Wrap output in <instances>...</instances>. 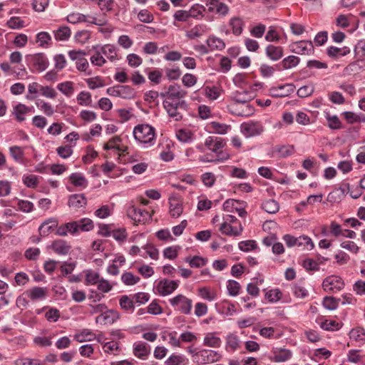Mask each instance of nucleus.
Wrapping results in <instances>:
<instances>
[{
	"label": "nucleus",
	"instance_id": "obj_1",
	"mask_svg": "<svg viewBox=\"0 0 365 365\" xmlns=\"http://www.w3.org/2000/svg\"><path fill=\"white\" fill-rule=\"evenodd\" d=\"M93 222L88 218H83L78 221H73L60 226L56 233L60 236H66L68 234L72 235H78L81 232H88L93 229Z\"/></svg>",
	"mask_w": 365,
	"mask_h": 365
},
{
	"label": "nucleus",
	"instance_id": "obj_2",
	"mask_svg": "<svg viewBox=\"0 0 365 365\" xmlns=\"http://www.w3.org/2000/svg\"><path fill=\"white\" fill-rule=\"evenodd\" d=\"M155 135V129L148 124L138 125L133 129L134 138L141 143H153Z\"/></svg>",
	"mask_w": 365,
	"mask_h": 365
},
{
	"label": "nucleus",
	"instance_id": "obj_3",
	"mask_svg": "<svg viewBox=\"0 0 365 365\" xmlns=\"http://www.w3.org/2000/svg\"><path fill=\"white\" fill-rule=\"evenodd\" d=\"M170 305L183 314H190L192 307V300L183 294H178L169 299Z\"/></svg>",
	"mask_w": 365,
	"mask_h": 365
},
{
	"label": "nucleus",
	"instance_id": "obj_4",
	"mask_svg": "<svg viewBox=\"0 0 365 365\" xmlns=\"http://www.w3.org/2000/svg\"><path fill=\"white\" fill-rule=\"evenodd\" d=\"M163 106L170 118L178 121L182 118V111L185 110L186 103L185 101L173 103L168 100L163 101Z\"/></svg>",
	"mask_w": 365,
	"mask_h": 365
},
{
	"label": "nucleus",
	"instance_id": "obj_5",
	"mask_svg": "<svg viewBox=\"0 0 365 365\" xmlns=\"http://www.w3.org/2000/svg\"><path fill=\"white\" fill-rule=\"evenodd\" d=\"M293 356L292 350L285 347H272L270 350L268 359L273 362L284 363L289 361Z\"/></svg>",
	"mask_w": 365,
	"mask_h": 365
},
{
	"label": "nucleus",
	"instance_id": "obj_6",
	"mask_svg": "<svg viewBox=\"0 0 365 365\" xmlns=\"http://www.w3.org/2000/svg\"><path fill=\"white\" fill-rule=\"evenodd\" d=\"M193 357L194 361L197 364H205L219 361L221 359V354L214 350L202 349L197 351Z\"/></svg>",
	"mask_w": 365,
	"mask_h": 365
},
{
	"label": "nucleus",
	"instance_id": "obj_7",
	"mask_svg": "<svg viewBox=\"0 0 365 365\" xmlns=\"http://www.w3.org/2000/svg\"><path fill=\"white\" fill-rule=\"evenodd\" d=\"M322 287L327 292L336 293L344 289V282L339 276L331 275L324 279Z\"/></svg>",
	"mask_w": 365,
	"mask_h": 365
},
{
	"label": "nucleus",
	"instance_id": "obj_8",
	"mask_svg": "<svg viewBox=\"0 0 365 365\" xmlns=\"http://www.w3.org/2000/svg\"><path fill=\"white\" fill-rule=\"evenodd\" d=\"M127 215L135 223H144L151 217L150 211L143 207H128Z\"/></svg>",
	"mask_w": 365,
	"mask_h": 365
},
{
	"label": "nucleus",
	"instance_id": "obj_9",
	"mask_svg": "<svg viewBox=\"0 0 365 365\" xmlns=\"http://www.w3.org/2000/svg\"><path fill=\"white\" fill-rule=\"evenodd\" d=\"M230 113L238 116H249L254 113L255 109L250 103H230L227 106Z\"/></svg>",
	"mask_w": 365,
	"mask_h": 365
},
{
	"label": "nucleus",
	"instance_id": "obj_10",
	"mask_svg": "<svg viewBox=\"0 0 365 365\" xmlns=\"http://www.w3.org/2000/svg\"><path fill=\"white\" fill-rule=\"evenodd\" d=\"M292 52L299 55H309L314 51L313 43L311 41H296L289 45Z\"/></svg>",
	"mask_w": 365,
	"mask_h": 365
},
{
	"label": "nucleus",
	"instance_id": "obj_11",
	"mask_svg": "<svg viewBox=\"0 0 365 365\" xmlns=\"http://www.w3.org/2000/svg\"><path fill=\"white\" fill-rule=\"evenodd\" d=\"M242 133L246 138H250L261 134L264 131L263 126L257 122L242 123L240 126Z\"/></svg>",
	"mask_w": 365,
	"mask_h": 365
},
{
	"label": "nucleus",
	"instance_id": "obj_12",
	"mask_svg": "<svg viewBox=\"0 0 365 365\" xmlns=\"http://www.w3.org/2000/svg\"><path fill=\"white\" fill-rule=\"evenodd\" d=\"M179 286V281L164 279L160 281L157 286L156 290L161 296H166L173 293Z\"/></svg>",
	"mask_w": 365,
	"mask_h": 365
},
{
	"label": "nucleus",
	"instance_id": "obj_13",
	"mask_svg": "<svg viewBox=\"0 0 365 365\" xmlns=\"http://www.w3.org/2000/svg\"><path fill=\"white\" fill-rule=\"evenodd\" d=\"M119 313L114 309H107L96 318V323L101 325L113 324L119 319Z\"/></svg>",
	"mask_w": 365,
	"mask_h": 365
},
{
	"label": "nucleus",
	"instance_id": "obj_14",
	"mask_svg": "<svg viewBox=\"0 0 365 365\" xmlns=\"http://www.w3.org/2000/svg\"><path fill=\"white\" fill-rule=\"evenodd\" d=\"M294 91L293 84L287 83L277 86H272L269 88V95L274 98H283L289 96Z\"/></svg>",
	"mask_w": 365,
	"mask_h": 365
},
{
	"label": "nucleus",
	"instance_id": "obj_15",
	"mask_svg": "<svg viewBox=\"0 0 365 365\" xmlns=\"http://www.w3.org/2000/svg\"><path fill=\"white\" fill-rule=\"evenodd\" d=\"M204 1L208 6L210 12H215L222 16H225L229 13L228 6L219 0H205Z\"/></svg>",
	"mask_w": 365,
	"mask_h": 365
},
{
	"label": "nucleus",
	"instance_id": "obj_16",
	"mask_svg": "<svg viewBox=\"0 0 365 365\" xmlns=\"http://www.w3.org/2000/svg\"><path fill=\"white\" fill-rule=\"evenodd\" d=\"M24 295L31 301L44 300L48 296L46 287H34L26 290Z\"/></svg>",
	"mask_w": 365,
	"mask_h": 365
},
{
	"label": "nucleus",
	"instance_id": "obj_17",
	"mask_svg": "<svg viewBox=\"0 0 365 365\" xmlns=\"http://www.w3.org/2000/svg\"><path fill=\"white\" fill-rule=\"evenodd\" d=\"M187 92L184 91L178 84L170 85L165 93H162L161 96L166 97L165 100L180 99L184 98Z\"/></svg>",
	"mask_w": 365,
	"mask_h": 365
},
{
	"label": "nucleus",
	"instance_id": "obj_18",
	"mask_svg": "<svg viewBox=\"0 0 365 365\" xmlns=\"http://www.w3.org/2000/svg\"><path fill=\"white\" fill-rule=\"evenodd\" d=\"M133 353L135 357L145 360L150 353V346L143 341H136L133 345Z\"/></svg>",
	"mask_w": 365,
	"mask_h": 365
},
{
	"label": "nucleus",
	"instance_id": "obj_19",
	"mask_svg": "<svg viewBox=\"0 0 365 365\" xmlns=\"http://www.w3.org/2000/svg\"><path fill=\"white\" fill-rule=\"evenodd\" d=\"M205 145L213 153H222L220 150L225 145V142L222 138L210 136L206 138Z\"/></svg>",
	"mask_w": 365,
	"mask_h": 365
},
{
	"label": "nucleus",
	"instance_id": "obj_20",
	"mask_svg": "<svg viewBox=\"0 0 365 365\" xmlns=\"http://www.w3.org/2000/svg\"><path fill=\"white\" fill-rule=\"evenodd\" d=\"M121 139L118 136H115L110 139L103 146L104 150H114L118 151L119 156L120 153L127 151L128 147L120 144Z\"/></svg>",
	"mask_w": 365,
	"mask_h": 365
},
{
	"label": "nucleus",
	"instance_id": "obj_21",
	"mask_svg": "<svg viewBox=\"0 0 365 365\" xmlns=\"http://www.w3.org/2000/svg\"><path fill=\"white\" fill-rule=\"evenodd\" d=\"M31 61L36 69L42 72L46 70L48 66V61L43 53H36L31 57Z\"/></svg>",
	"mask_w": 365,
	"mask_h": 365
},
{
	"label": "nucleus",
	"instance_id": "obj_22",
	"mask_svg": "<svg viewBox=\"0 0 365 365\" xmlns=\"http://www.w3.org/2000/svg\"><path fill=\"white\" fill-rule=\"evenodd\" d=\"M222 344L221 339L216 332H207L203 338V345L211 348H219Z\"/></svg>",
	"mask_w": 365,
	"mask_h": 365
},
{
	"label": "nucleus",
	"instance_id": "obj_23",
	"mask_svg": "<svg viewBox=\"0 0 365 365\" xmlns=\"http://www.w3.org/2000/svg\"><path fill=\"white\" fill-rule=\"evenodd\" d=\"M73 339L79 343L91 341L96 339V334L91 329H83L76 331L73 335Z\"/></svg>",
	"mask_w": 365,
	"mask_h": 365
},
{
	"label": "nucleus",
	"instance_id": "obj_24",
	"mask_svg": "<svg viewBox=\"0 0 365 365\" xmlns=\"http://www.w3.org/2000/svg\"><path fill=\"white\" fill-rule=\"evenodd\" d=\"M175 136L177 139L183 143H190L195 139V133L188 128H180L176 130Z\"/></svg>",
	"mask_w": 365,
	"mask_h": 365
},
{
	"label": "nucleus",
	"instance_id": "obj_25",
	"mask_svg": "<svg viewBox=\"0 0 365 365\" xmlns=\"http://www.w3.org/2000/svg\"><path fill=\"white\" fill-rule=\"evenodd\" d=\"M208 31L205 24H197L185 33V36L189 39H195L203 36Z\"/></svg>",
	"mask_w": 365,
	"mask_h": 365
},
{
	"label": "nucleus",
	"instance_id": "obj_26",
	"mask_svg": "<svg viewBox=\"0 0 365 365\" xmlns=\"http://www.w3.org/2000/svg\"><path fill=\"white\" fill-rule=\"evenodd\" d=\"M229 26L231 27L234 35L240 36L243 31L245 22L240 17L234 16L230 19Z\"/></svg>",
	"mask_w": 365,
	"mask_h": 365
},
{
	"label": "nucleus",
	"instance_id": "obj_27",
	"mask_svg": "<svg viewBox=\"0 0 365 365\" xmlns=\"http://www.w3.org/2000/svg\"><path fill=\"white\" fill-rule=\"evenodd\" d=\"M240 338L234 334H230L226 337L225 349L228 352H234L240 348Z\"/></svg>",
	"mask_w": 365,
	"mask_h": 365
},
{
	"label": "nucleus",
	"instance_id": "obj_28",
	"mask_svg": "<svg viewBox=\"0 0 365 365\" xmlns=\"http://www.w3.org/2000/svg\"><path fill=\"white\" fill-rule=\"evenodd\" d=\"M53 36L54 38L58 41H66L70 38L71 31L68 26H62L53 31Z\"/></svg>",
	"mask_w": 365,
	"mask_h": 365
},
{
	"label": "nucleus",
	"instance_id": "obj_29",
	"mask_svg": "<svg viewBox=\"0 0 365 365\" xmlns=\"http://www.w3.org/2000/svg\"><path fill=\"white\" fill-rule=\"evenodd\" d=\"M265 51L267 56L272 61H278L283 56V48L281 46L268 45Z\"/></svg>",
	"mask_w": 365,
	"mask_h": 365
},
{
	"label": "nucleus",
	"instance_id": "obj_30",
	"mask_svg": "<svg viewBox=\"0 0 365 365\" xmlns=\"http://www.w3.org/2000/svg\"><path fill=\"white\" fill-rule=\"evenodd\" d=\"M206 43L210 51H221L225 47V42L221 38L215 36H209L206 41Z\"/></svg>",
	"mask_w": 365,
	"mask_h": 365
},
{
	"label": "nucleus",
	"instance_id": "obj_31",
	"mask_svg": "<svg viewBox=\"0 0 365 365\" xmlns=\"http://www.w3.org/2000/svg\"><path fill=\"white\" fill-rule=\"evenodd\" d=\"M198 294L202 299L209 302L214 301L217 297V292L214 289L208 287L200 288L198 289Z\"/></svg>",
	"mask_w": 365,
	"mask_h": 365
},
{
	"label": "nucleus",
	"instance_id": "obj_32",
	"mask_svg": "<svg viewBox=\"0 0 365 365\" xmlns=\"http://www.w3.org/2000/svg\"><path fill=\"white\" fill-rule=\"evenodd\" d=\"M85 274V284L86 285H96L99 282L101 275L98 272L92 270L87 269L84 271Z\"/></svg>",
	"mask_w": 365,
	"mask_h": 365
},
{
	"label": "nucleus",
	"instance_id": "obj_33",
	"mask_svg": "<svg viewBox=\"0 0 365 365\" xmlns=\"http://www.w3.org/2000/svg\"><path fill=\"white\" fill-rule=\"evenodd\" d=\"M232 103H249L251 96L247 91L234 92L231 96Z\"/></svg>",
	"mask_w": 365,
	"mask_h": 365
},
{
	"label": "nucleus",
	"instance_id": "obj_34",
	"mask_svg": "<svg viewBox=\"0 0 365 365\" xmlns=\"http://www.w3.org/2000/svg\"><path fill=\"white\" fill-rule=\"evenodd\" d=\"M31 109L24 104L19 103L14 108L13 113L19 121L25 120V115L30 112Z\"/></svg>",
	"mask_w": 365,
	"mask_h": 365
},
{
	"label": "nucleus",
	"instance_id": "obj_35",
	"mask_svg": "<svg viewBox=\"0 0 365 365\" xmlns=\"http://www.w3.org/2000/svg\"><path fill=\"white\" fill-rule=\"evenodd\" d=\"M209 128L214 133L220 135H225L231 129V126L230 125L220 123L215 121L211 122L209 124Z\"/></svg>",
	"mask_w": 365,
	"mask_h": 365
},
{
	"label": "nucleus",
	"instance_id": "obj_36",
	"mask_svg": "<svg viewBox=\"0 0 365 365\" xmlns=\"http://www.w3.org/2000/svg\"><path fill=\"white\" fill-rule=\"evenodd\" d=\"M53 249L58 255H66L69 252L71 246L63 240H56L53 243Z\"/></svg>",
	"mask_w": 365,
	"mask_h": 365
},
{
	"label": "nucleus",
	"instance_id": "obj_37",
	"mask_svg": "<svg viewBox=\"0 0 365 365\" xmlns=\"http://www.w3.org/2000/svg\"><path fill=\"white\" fill-rule=\"evenodd\" d=\"M349 338L351 341L364 344L365 342V331L361 328L352 329L349 332Z\"/></svg>",
	"mask_w": 365,
	"mask_h": 365
},
{
	"label": "nucleus",
	"instance_id": "obj_38",
	"mask_svg": "<svg viewBox=\"0 0 365 365\" xmlns=\"http://www.w3.org/2000/svg\"><path fill=\"white\" fill-rule=\"evenodd\" d=\"M220 230L222 234L229 236H238L241 234L242 228L240 227V229L231 226L227 222L222 223L220 227Z\"/></svg>",
	"mask_w": 365,
	"mask_h": 365
},
{
	"label": "nucleus",
	"instance_id": "obj_39",
	"mask_svg": "<svg viewBox=\"0 0 365 365\" xmlns=\"http://www.w3.org/2000/svg\"><path fill=\"white\" fill-rule=\"evenodd\" d=\"M165 365H185L187 359L182 354H171L165 361Z\"/></svg>",
	"mask_w": 365,
	"mask_h": 365
},
{
	"label": "nucleus",
	"instance_id": "obj_40",
	"mask_svg": "<svg viewBox=\"0 0 365 365\" xmlns=\"http://www.w3.org/2000/svg\"><path fill=\"white\" fill-rule=\"evenodd\" d=\"M98 291L101 294H106L110 292L115 284L113 282H109L108 280L101 277L99 280V282L96 284Z\"/></svg>",
	"mask_w": 365,
	"mask_h": 365
},
{
	"label": "nucleus",
	"instance_id": "obj_41",
	"mask_svg": "<svg viewBox=\"0 0 365 365\" xmlns=\"http://www.w3.org/2000/svg\"><path fill=\"white\" fill-rule=\"evenodd\" d=\"M57 88L65 96L70 97L74 93V84L71 81H66L58 84Z\"/></svg>",
	"mask_w": 365,
	"mask_h": 365
},
{
	"label": "nucleus",
	"instance_id": "obj_42",
	"mask_svg": "<svg viewBox=\"0 0 365 365\" xmlns=\"http://www.w3.org/2000/svg\"><path fill=\"white\" fill-rule=\"evenodd\" d=\"M69 180L75 186L86 187L88 182L83 174L76 173H73L69 177Z\"/></svg>",
	"mask_w": 365,
	"mask_h": 365
},
{
	"label": "nucleus",
	"instance_id": "obj_43",
	"mask_svg": "<svg viewBox=\"0 0 365 365\" xmlns=\"http://www.w3.org/2000/svg\"><path fill=\"white\" fill-rule=\"evenodd\" d=\"M57 226V222L55 220L51 219L45 221L39 227V232L41 235H47Z\"/></svg>",
	"mask_w": 365,
	"mask_h": 365
},
{
	"label": "nucleus",
	"instance_id": "obj_44",
	"mask_svg": "<svg viewBox=\"0 0 365 365\" xmlns=\"http://www.w3.org/2000/svg\"><path fill=\"white\" fill-rule=\"evenodd\" d=\"M275 152L280 158H287L295 152V148L294 145H281L275 148Z\"/></svg>",
	"mask_w": 365,
	"mask_h": 365
},
{
	"label": "nucleus",
	"instance_id": "obj_45",
	"mask_svg": "<svg viewBox=\"0 0 365 365\" xmlns=\"http://www.w3.org/2000/svg\"><path fill=\"white\" fill-rule=\"evenodd\" d=\"M325 118L329 128L337 130L341 128V123L336 115H331L329 113L326 112Z\"/></svg>",
	"mask_w": 365,
	"mask_h": 365
},
{
	"label": "nucleus",
	"instance_id": "obj_46",
	"mask_svg": "<svg viewBox=\"0 0 365 365\" xmlns=\"http://www.w3.org/2000/svg\"><path fill=\"white\" fill-rule=\"evenodd\" d=\"M76 100L81 106H90L92 103L91 94L88 91H81L77 96Z\"/></svg>",
	"mask_w": 365,
	"mask_h": 365
},
{
	"label": "nucleus",
	"instance_id": "obj_47",
	"mask_svg": "<svg viewBox=\"0 0 365 365\" xmlns=\"http://www.w3.org/2000/svg\"><path fill=\"white\" fill-rule=\"evenodd\" d=\"M119 304L120 307L127 312H133L134 310L135 303L133 297L130 298L126 295L122 296L121 298L120 299Z\"/></svg>",
	"mask_w": 365,
	"mask_h": 365
},
{
	"label": "nucleus",
	"instance_id": "obj_48",
	"mask_svg": "<svg viewBox=\"0 0 365 365\" xmlns=\"http://www.w3.org/2000/svg\"><path fill=\"white\" fill-rule=\"evenodd\" d=\"M103 351L109 354L118 355L120 352L118 343L115 341L106 342L103 346Z\"/></svg>",
	"mask_w": 365,
	"mask_h": 365
},
{
	"label": "nucleus",
	"instance_id": "obj_49",
	"mask_svg": "<svg viewBox=\"0 0 365 365\" xmlns=\"http://www.w3.org/2000/svg\"><path fill=\"white\" fill-rule=\"evenodd\" d=\"M51 41V35L46 31H41L36 34V42L41 47H46Z\"/></svg>",
	"mask_w": 365,
	"mask_h": 365
},
{
	"label": "nucleus",
	"instance_id": "obj_50",
	"mask_svg": "<svg viewBox=\"0 0 365 365\" xmlns=\"http://www.w3.org/2000/svg\"><path fill=\"white\" fill-rule=\"evenodd\" d=\"M163 339L168 340V344L174 347L180 346V338L178 337V333L176 331L165 333L163 336Z\"/></svg>",
	"mask_w": 365,
	"mask_h": 365
},
{
	"label": "nucleus",
	"instance_id": "obj_51",
	"mask_svg": "<svg viewBox=\"0 0 365 365\" xmlns=\"http://www.w3.org/2000/svg\"><path fill=\"white\" fill-rule=\"evenodd\" d=\"M142 249L145 251L146 257L148 256L150 259L157 260L159 257L158 250L152 244L147 243L142 247Z\"/></svg>",
	"mask_w": 365,
	"mask_h": 365
},
{
	"label": "nucleus",
	"instance_id": "obj_52",
	"mask_svg": "<svg viewBox=\"0 0 365 365\" xmlns=\"http://www.w3.org/2000/svg\"><path fill=\"white\" fill-rule=\"evenodd\" d=\"M227 289L229 295L235 297L240 294L241 286L237 281L230 279L227 283Z\"/></svg>",
	"mask_w": 365,
	"mask_h": 365
},
{
	"label": "nucleus",
	"instance_id": "obj_53",
	"mask_svg": "<svg viewBox=\"0 0 365 365\" xmlns=\"http://www.w3.org/2000/svg\"><path fill=\"white\" fill-rule=\"evenodd\" d=\"M282 297V293L279 289H270L265 294V298L271 303L279 302Z\"/></svg>",
	"mask_w": 365,
	"mask_h": 365
},
{
	"label": "nucleus",
	"instance_id": "obj_54",
	"mask_svg": "<svg viewBox=\"0 0 365 365\" xmlns=\"http://www.w3.org/2000/svg\"><path fill=\"white\" fill-rule=\"evenodd\" d=\"M314 246L312 240L308 236L302 235L298 237L297 247H303L307 250H312Z\"/></svg>",
	"mask_w": 365,
	"mask_h": 365
},
{
	"label": "nucleus",
	"instance_id": "obj_55",
	"mask_svg": "<svg viewBox=\"0 0 365 365\" xmlns=\"http://www.w3.org/2000/svg\"><path fill=\"white\" fill-rule=\"evenodd\" d=\"M205 96L210 100H216L221 94V89L216 86H207L205 88Z\"/></svg>",
	"mask_w": 365,
	"mask_h": 365
},
{
	"label": "nucleus",
	"instance_id": "obj_56",
	"mask_svg": "<svg viewBox=\"0 0 365 365\" xmlns=\"http://www.w3.org/2000/svg\"><path fill=\"white\" fill-rule=\"evenodd\" d=\"M120 98L125 99H132L135 96L134 89L128 86H120Z\"/></svg>",
	"mask_w": 365,
	"mask_h": 365
},
{
	"label": "nucleus",
	"instance_id": "obj_57",
	"mask_svg": "<svg viewBox=\"0 0 365 365\" xmlns=\"http://www.w3.org/2000/svg\"><path fill=\"white\" fill-rule=\"evenodd\" d=\"M101 52L110 61L117 59V53L115 48L112 45H105L101 48Z\"/></svg>",
	"mask_w": 365,
	"mask_h": 365
},
{
	"label": "nucleus",
	"instance_id": "obj_58",
	"mask_svg": "<svg viewBox=\"0 0 365 365\" xmlns=\"http://www.w3.org/2000/svg\"><path fill=\"white\" fill-rule=\"evenodd\" d=\"M9 150L11 155L16 161L19 163L24 162V153L22 148L19 146H13L10 148Z\"/></svg>",
	"mask_w": 365,
	"mask_h": 365
},
{
	"label": "nucleus",
	"instance_id": "obj_59",
	"mask_svg": "<svg viewBox=\"0 0 365 365\" xmlns=\"http://www.w3.org/2000/svg\"><path fill=\"white\" fill-rule=\"evenodd\" d=\"M91 38V33L86 30L78 31L75 34L74 39L77 43L84 44Z\"/></svg>",
	"mask_w": 365,
	"mask_h": 365
},
{
	"label": "nucleus",
	"instance_id": "obj_60",
	"mask_svg": "<svg viewBox=\"0 0 365 365\" xmlns=\"http://www.w3.org/2000/svg\"><path fill=\"white\" fill-rule=\"evenodd\" d=\"M121 280L126 285H134L140 281V277L131 272H125L121 276Z\"/></svg>",
	"mask_w": 365,
	"mask_h": 365
},
{
	"label": "nucleus",
	"instance_id": "obj_61",
	"mask_svg": "<svg viewBox=\"0 0 365 365\" xmlns=\"http://www.w3.org/2000/svg\"><path fill=\"white\" fill-rule=\"evenodd\" d=\"M239 249L242 252H250L257 247V245L255 240H245L239 242Z\"/></svg>",
	"mask_w": 365,
	"mask_h": 365
},
{
	"label": "nucleus",
	"instance_id": "obj_62",
	"mask_svg": "<svg viewBox=\"0 0 365 365\" xmlns=\"http://www.w3.org/2000/svg\"><path fill=\"white\" fill-rule=\"evenodd\" d=\"M314 91V86L313 84H307L300 87L297 90V95L300 98H306L311 96Z\"/></svg>",
	"mask_w": 365,
	"mask_h": 365
},
{
	"label": "nucleus",
	"instance_id": "obj_63",
	"mask_svg": "<svg viewBox=\"0 0 365 365\" xmlns=\"http://www.w3.org/2000/svg\"><path fill=\"white\" fill-rule=\"evenodd\" d=\"M126 60L128 61V64L133 68H137L143 63L142 58L135 53L128 54L126 57Z\"/></svg>",
	"mask_w": 365,
	"mask_h": 365
},
{
	"label": "nucleus",
	"instance_id": "obj_64",
	"mask_svg": "<svg viewBox=\"0 0 365 365\" xmlns=\"http://www.w3.org/2000/svg\"><path fill=\"white\" fill-rule=\"evenodd\" d=\"M15 364L16 365H45L43 361L29 358L19 359L16 361Z\"/></svg>",
	"mask_w": 365,
	"mask_h": 365
}]
</instances>
